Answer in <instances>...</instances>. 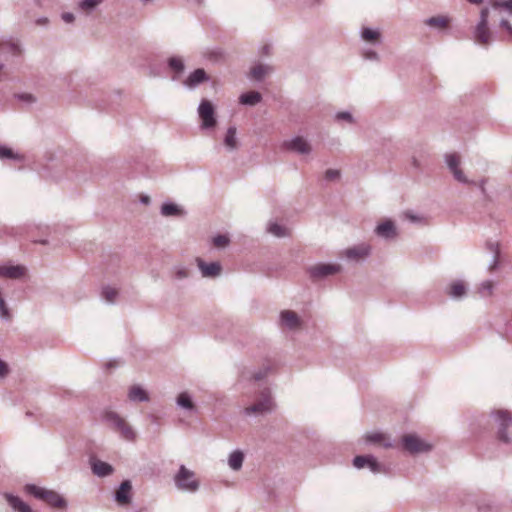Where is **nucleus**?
Returning a JSON list of instances; mask_svg holds the SVG:
<instances>
[{
	"mask_svg": "<svg viewBox=\"0 0 512 512\" xmlns=\"http://www.w3.org/2000/svg\"><path fill=\"white\" fill-rule=\"evenodd\" d=\"M280 324L287 329L294 330L301 326V320L294 311L284 310L280 313Z\"/></svg>",
	"mask_w": 512,
	"mask_h": 512,
	"instance_id": "18",
	"label": "nucleus"
},
{
	"mask_svg": "<svg viewBox=\"0 0 512 512\" xmlns=\"http://www.w3.org/2000/svg\"><path fill=\"white\" fill-rule=\"evenodd\" d=\"M283 147L291 152L308 155L312 151L311 144L302 136H295L283 142Z\"/></svg>",
	"mask_w": 512,
	"mask_h": 512,
	"instance_id": "12",
	"label": "nucleus"
},
{
	"mask_svg": "<svg viewBox=\"0 0 512 512\" xmlns=\"http://www.w3.org/2000/svg\"><path fill=\"white\" fill-rule=\"evenodd\" d=\"M467 293V286L462 280H455L447 287V295L455 300L462 299Z\"/></svg>",
	"mask_w": 512,
	"mask_h": 512,
	"instance_id": "20",
	"label": "nucleus"
},
{
	"mask_svg": "<svg viewBox=\"0 0 512 512\" xmlns=\"http://www.w3.org/2000/svg\"><path fill=\"white\" fill-rule=\"evenodd\" d=\"M273 68L267 64H257L250 70V76L256 81H262L266 75L272 73Z\"/></svg>",
	"mask_w": 512,
	"mask_h": 512,
	"instance_id": "28",
	"label": "nucleus"
},
{
	"mask_svg": "<svg viewBox=\"0 0 512 512\" xmlns=\"http://www.w3.org/2000/svg\"><path fill=\"white\" fill-rule=\"evenodd\" d=\"M103 420L107 422L120 436L127 441H134L136 433L133 428L118 413L107 410L103 414Z\"/></svg>",
	"mask_w": 512,
	"mask_h": 512,
	"instance_id": "3",
	"label": "nucleus"
},
{
	"mask_svg": "<svg viewBox=\"0 0 512 512\" xmlns=\"http://www.w3.org/2000/svg\"><path fill=\"white\" fill-rule=\"evenodd\" d=\"M342 266L338 263H317L310 266L307 272L314 281L322 280L328 276L338 274L342 271Z\"/></svg>",
	"mask_w": 512,
	"mask_h": 512,
	"instance_id": "7",
	"label": "nucleus"
},
{
	"mask_svg": "<svg viewBox=\"0 0 512 512\" xmlns=\"http://www.w3.org/2000/svg\"><path fill=\"white\" fill-rule=\"evenodd\" d=\"M7 502L15 512H33L30 506L18 496L7 495Z\"/></svg>",
	"mask_w": 512,
	"mask_h": 512,
	"instance_id": "29",
	"label": "nucleus"
},
{
	"mask_svg": "<svg viewBox=\"0 0 512 512\" xmlns=\"http://www.w3.org/2000/svg\"><path fill=\"white\" fill-rule=\"evenodd\" d=\"M0 159L1 160H14V161H18V162H21L23 161L24 157L23 155L17 153V152H14L11 148L7 147V146H2L0 145Z\"/></svg>",
	"mask_w": 512,
	"mask_h": 512,
	"instance_id": "34",
	"label": "nucleus"
},
{
	"mask_svg": "<svg viewBox=\"0 0 512 512\" xmlns=\"http://www.w3.org/2000/svg\"><path fill=\"white\" fill-rule=\"evenodd\" d=\"M445 163L458 182L463 184L470 183L460 168V157L457 154H447L445 156Z\"/></svg>",
	"mask_w": 512,
	"mask_h": 512,
	"instance_id": "14",
	"label": "nucleus"
},
{
	"mask_svg": "<svg viewBox=\"0 0 512 512\" xmlns=\"http://www.w3.org/2000/svg\"><path fill=\"white\" fill-rule=\"evenodd\" d=\"M25 492L37 499L43 500L54 508L63 509L67 506L66 500L59 493L53 490H49L35 484H27L25 486Z\"/></svg>",
	"mask_w": 512,
	"mask_h": 512,
	"instance_id": "1",
	"label": "nucleus"
},
{
	"mask_svg": "<svg viewBox=\"0 0 512 512\" xmlns=\"http://www.w3.org/2000/svg\"><path fill=\"white\" fill-rule=\"evenodd\" d=\"M196 263L204 278H215L221 274L222 266L217 261L207 263L201 258H197Z\"/></svg>",
	"mask_w": 512,
	"mask_h": 512,
	"instance_id": "15",
	"label": "nucleus"
},
{
	"mask_svg": "<svg viewBox=\"0 0 512 512\" xmlns=\"http://www.w3.org/2000/svg\"><path fill=\"white\" fill-rule=\"evenodd\" d=\"M244 461V454L240 450L233 451L228 459V465L232 470L238 471L241 469Z\"/></svg>",
	"mask_w": 512,
	"mask_h": 512,
	"instance_id": "33",
	"label": "nucleus"
},
{
	"mask_svg": "<svg viewBox=\"0 0 512 512\" xmlns=\"http://www.w3.org/2000/svg\"><path fill=\"white\" fill-rule=\"evenodd\" d=\"M168 66L171 70L181 73L184 70V61L181 57L173 56L168 59Z\"/></svg>",
	"mask_w": 512,
	"mask_h": 512,
	"instance_id": "37",
	"label": "nucleus"
},
{
	"mask_svg": "<svg viewBox=\"0 0 512 512\" xmlns=\"http://www.w3.org/2000/svg\"><path fill=\"white\" fill-rule=\"evenodd\" d=\"M366 442L368 443H381L384 447H391L392 444L389 441L385 440V437L382 433L372 432L368 433L365 436Z\"/></svg>",
	"mask_w": 512,
	"mask_h": 512,
	"instance_id": "35",
	"label": "nucleus"
},
{
	"mask_svg": "<svg viewBox=\"0 0 512 512\" xmlns=\"http://www.w3.org/2000/svg\"><path fill=\"white\" fill-rule=\"evenodd\" d=\"M176 404L178 407L189 411V412H196V406L192 400V397L188 392H181L177 398H176Z\"/></svg>",
	"mask_w": 512,
	"mask_h": 512,
	"instance_id": "27",
	"label": "nucleus"
},
{
	"mask_svg": "<svg viewBox=\"0 0 512 512\" xmlns=\"http://www.w3.org/2000/svg\"><path fill=\"white\" fill-rule=\"evenodd\" d=\"M189 275L188 270L183 266H177L174 268V276L178 280L187 278Z\"/></svg>",
	"mask_w": 512,
	"mask_h": 512,
	"instance_id": "46",
	"label": "nucleus"
},
{
	"mask_svg": "<svg viewBox=\"0 0 512 512\" xmlns=\"http://www.w3.org/2000/svg\"><path fill=\"white\" fill-rule=\"evenodd\" d=\"M275 408V403L272 398V394L270 389L264 388L258 397V399L255 401V403L251 404L250 406L246 407L243 410V413L246 416H252V415H264L267 413H271Z\"/></svg>",
	"mask_w": 512,
	"mask_h": 512,
	"instance_id": "4",
	"label": "nucleus"
},
{
	"mask_svg": "<svg viewBox=\"0 0 512 512\" xmlns=\"http://www.w3.org/2000/svg\"><path fill=\"white\" fill-rule=\"evenodd\" d=\"M268 371H269V369H268V368L260 369L258 372H255V373L252 375V378H253L255 381H260V380L264 379V378L267 376Z\"/></svg>",
	"mask_w": 512,
	"mask_h": 512,
	"instance_id": "48",
	"label": "nucleus"
},
{
	"mask_svg": "<svg viewBox=\"0 0 512 512\" xmlns=\"http://www.w3.org/2000/svg\"><path fill=\"white\" fill-rule=\"evenodd\" d=\"M25 267L21 265H10L0 267V276L9 279H20L25 275Z\"/></svg>",
	"mask_w": 512,
	"mask_h": 512,
	"instance_id": "23",
	"label": "nucleus"
},
{
	"mask_svg": "<svg viewBox=\"0 0 512 512\" xmlns=\"http://www.w3.org/2000/svg\"><path fill=\"white\" fill-rule=\"evenodd\" d=\"M403 448L410 454L426 453L431 451L432 445L421 439L416 434H408L402 437Z\"/></svg>",
	"mask_w": 512,
	"mask_h": 512,
	"instance_id": "10",
	"label": "nucleus"
},
{
	"mask_svg": "<svg viewBox=\"0 0 512 512\" xmlns=\"http://www.w3.org/2000/svg\"><path fill=\"white\" fill-rule=\"evenodd\" d=\"M261 100H262V96L257 91L246 92V93L241 94L239 97L240 104L247 105V106H254V105L260 103Z\"/></svg>",
	"mask_w": 512,
	"mask_h": 512,
	"instance_id": "30",
	"label": "nucleus"
},
{
	"mask_svg": "<svg viewBox=\"0 0 512 512\" xmlns=\"http://www.w3.org/2000/svg\"><path fill=\"white\" fill-rule=\"evenodd\" d=\"M353 465L357 469L368 468L373 474H387L389 468L377 461L373 455H359L353 459Z\"/></svg>",
	"mask_w": 512,
	"mask_h": 512,
	"instance_id": "8",
	"label": "nucleus"
},
{
	"mask_svg": "<svg viewBox=\"0 0 512 512\" xmlns=\"http://www.w3.org/2000/svg\"><path fill=\"white\" fill-rule=\"evenodd\" d=\"M15 49V46L12 45V44H1L0 45V57L3 55V53L5 52V50H14Z\"/></svg>",
	"mask_w": 512,
	"mask_h": 512,
	"instance_id": "52",
	"label": "nucleus"
},
{
	"mask_svg": "<svg viewBox=\"0 0 512 512\" xmlns=\"http://www.w3.org/2000/svg\"><path fill=\"white\" fill-rule=\"evenodd\" d=\"M407 218H409L412 222H416L418 220V217L412 215V214H409L407 213L406 214Z\"/></svg>",
	"mask_w": 512,
	"mask_h": 512,
	"instance_id": "55",
	"label": "nucleus"
},
{
	"mask_svg": "<svg viewBox=\"0 0 512 512\" xmlns=\"http://www.w3.org/2000/svg\"><path fill=\"white\" fill-rule=\"evenodd\" d=\"M212 242L213 245L217 248H225L230 243V239L226 235L219 234L213 237Z\"/></svg>",
	"mask_w": 512,
	"mask_h": 512,
	"instance_id": "43",
	"label": "nucleus"
},
{
	"mask_svg": "<svg viewBox=\"0 0 512 512\" xmlns=\"http://www.w3.org/2000/svg\"><path fill=\"white\" fill-rule=\"evenodd\" d=\"M10 366L0 358V380L5 379L10 374Z\"/></svg>",
	"mask_w": 512,
	"mask_h": 512,
	"instance_id": "47",
	"label": "nucleus"
},
{
	"mask_svg": "<svg viewBox=\"0 0 512 512\" xmlns=\"http://www.w3.org/2000/svg\"><path fill=\"white\" fill-rule=\"evenodd\" d=\"M62 20L66 23H72L75 19V16L73 13L65 12L62 14Z\"/></svg>",
	"mask_w": 512,
	"mask_h": 512,
	"instance_id": "51",
	"label": "nucleus"
},
{
	"mask_svg": "<svg viewBox=\"0 0 512 512\" xmlns=\"http://www.w3.org/2000/svg\"><path fill=\"white\" fill-rule=\"evenodd\" d=\"M424 24L438 33H444L450 24V18L444 15L432 16L424 20Z\"/></svg>",
	"mask_w": 512,
	"mask_h": 512,
	"instance_id": "17",
	"label": "nucleus"
},
{
	"mask_svg": "<svg viewBox=\"0 0 512 512\" xmlns=\"http://www.w3.org/2000/svg\"><path fill=\"white\" fill-rule=\"evenodd\" d=\"M263 53L268 55L270 53V47L268 45L263 47Z\"/></svg>",
	"mask_w": 512,
	"mask_h": 512,
	"instance_id": "56",
	"label": "nucleus"
},
{
	"mask_svg": "<svg viewBox=\"0 0 512 512\" xmlns=\"http://www.w3.org/2000/svg\"><path fill=\"white\" fill-rule=\"evenodd\" d=\"M132 485L130 481H123L115 493V500L119 505H127L131 501Z\"/></svg>",
	"mask_w": 512,
	"mask_h": 512,
	"instance_id": "19",
	"label": "nucleus"
},
{
	"mask_svg": "<svg viewBox=\"0 0 512 512\" xmlns=\"http://www.w3.org/2000/svg\"><path fill=\"white\" fill-rule=\"evenodd\" d=\"M500 26L502 28H504L511 35V39H512V25L506 19H501Z\"/></svg>",
	"mask_w": 512,
	"mask_h": 512,
	"instance_id": "50",
	"label": "nucleus"
},
{
	"mask_svg": "<svg viewBox=\"0 0 512 512\" xmlns=\"http://www.w3.org/2000/svg\"><path fill=\"white\" fill-rule=\"evenodd\" d=\"M489 8H483L480 12V19L473 31L475 43L487 46L491 42L492 33L488 28Z\"/></svg>",
	"mask_w": 512,
	"mask_h": 512,
	"instance_id": "5",
	"label": "nucleus"
},
{
	"mask_svg": "<svg viewBox=\"0 0 512 512\" xmlns=\"http://www.w3.org/2000/svg\"><path fill=\"white\" fill-rule=\"evenodd\" d=\"M267 231L275 237L279 238L287 237L290 235L289 229L277 222H269L267 225Z\"/></svg>",
	"mask_w": 512,
	"mask_h": 512,
	"instance_id": "32",
	"label": "nucleus"
},
{
	"mask_svg": "<svg viewBox=\"0 0 512 512\" xmlns=\"http://www.w3.org/2000/svg\"><path fill=\"white\" fill-rule=\"evenodd\" d=\"M128 399L131 402H148V392L141 385H132L128 390Z\"/></svg>",
	"mask_w": 512,
	"mask_h": 512,
	"instance_id": "25",
	"label": "nucleus"
},
{
	"mask_svg": "<svg viewBox=\"0 0 512 512\" xmlns=\"http://www.w3.org/2000/svg\"><path fill=\"white\" fill-rule=\"evenodd\" d=\"M91 469L98 477H106L113 473V467L109 463L98 459H91Z\"/></svg>",
	"mask_w": 512,
	"mask_h": 512,
	"instance_id": "24",
	"label": "nucleus"
},
{
	"mask_svg": "<svg viewBox=\"0 0 512 512\" xmlns=\"http://www.w3.org/2000/svg\"><path fill=\"white\" fill-rule=\"evenodd\" d=\"M334 119L339 123L345 122L348 124H353L355 122V119L350 111H339L335 113Z\"/></svg>",
	"mask_w": 512,
	"mask_h": 512,
	"instance_id": "39",
	"label": "nucleus"
},
{
	"mask_svg": "<svg viewBox=\"0 0 512 512\" xmlns=\"http://www.w3.org/2000/svg\"><path fill=\"white\" fill-rule=\"evenodd\" d=\"M375 234L385 240H391L396 238L397 230L393 221L385 220L379 223L374 230Z\"/></svg>",
	"mask_w": 512,
	"mask_h": 512,
	"instance_id": "16",
	"label": "nucleus"
},
{
	"mask_svg": "<svg viewBox=\"0 0 512 512\" xmlns=\"http://www.w3.org/2000/svg\"><path fill=\"white\" fill-rule=\"evenodd\" d=\"M472 4H481L483 0H468Z\"/></svg>",
	"mask_w": 512,
	"mask_h": 512,
	"instance_id": "58",
	"label": "nucleus"
},
{
	"mask_svg": "<svg viewBox=\"0 0 512 512\" xmlns=\"http://www.w3.org/2000/svg\"><path fill=\"white\" fill-rule=\"evenodd\" d=\"M102 2L103 0H80L78 2L77 8L85 15H90L97 9L100 4H102Z\"/></svg>",
	"mask_w": 512,
	"mask_h": 512,
	"instance_id": "31",
	"label": "nucleus"
},
{
	"mask_svg": "<svg viewBox=\"0 0 512 512\" xmlns=\"http://www.w3.org/2000/svg\"><path fill=\"white\" fill-rule=\"evenodd\" d=\"M488 247L489 249L493 252V257H492V260L491 262L489 263L488 265V269L490 271H493L494 269L497 268L498 266V259H499V249H498V244L497 243H493V242H490L488 243Z\"/></svg>",
	"mask_w": 512,
	"mask_h": 512,
	"instance_id": "36",
	"label": "nucleus"
},
{
	"mask_svg": "<svg viewBox=\"0 0 512 512\" xmlns=\"http://www.w3.org/2000/svg\"><path fill=\"white\" fill-rule=\"evenodd\" d=\"M426 159L427 155L425 153H421L419 156L414 155L412 157L411 164L415 169L420 170L422 166L426 163Z\"/></svg>",
	"mask_w": 512,
	"mask_h": 512,
	"instance_id": "44",
	"label": "nucleus"
},
{
	"mask_svg": "<svg viewBox=\"0 0 512 512\" xmlns=\"http://www.w3.org/2000/svg\"><path fill=\"white\" fill-rule=\"evenodd\" d=\"M372 247L367 243H360L341 251L340 256L350 262L359 263L371 255Z\"/></svg>",
	"mask_w": 512,
	"mask_h": 512,
	"instance_id": "11",
	"label": "nucleus"
},
{
	"mask_svg": "<svg viewBox=\"0 0 512 512\" xmlns=\"http://www.w3.org/2000/svg\"><path fill=\"white\" fill-rule=\"evenodd\" d=\"M362 57L368 61L378 62L380 60L379 54L372 48H365L361 52Z\"/></svg>",
	"mask_w": 512,
	"mask_h": 512,
	"instance_id": "42",
	"label": "nucleus"
},
{
	"mask_svg": "<svg viewBox=\"0 0 512 512\" xmlns=\"http://www.w3.org/2000/svg\"><path fill=\"white\" fill-rule=\"evenodd\" d=\"M176 488L182 492L195 493L200 487V482L195 473L185 465H180L173 477Z\"/></svg>",
	"mask_w": 512,
	"mask_h": 512,
	"instance_id": "2",
	"label": "nucleus"
},
{
	"mask_svg": "<svg viewBox=\"0 0 512 512\" xmlns=\"http://www.w3.org/2000/svg\"><path fill=\"white\" fill-rule=\"evenodd\" d=\"M339 176H340V172L336 169H328L325 172V178L327 180H335V179H338Z\"/></svg>",
	"mask_w": 512,
	"mask_h": 512,
	"instance_id": "49",
	"label": "nucleus"
},
{
	"mask_svg": "<svg viewBox=\"0 0 512 512\" xmlns=\"http://www.w3.org/2000/svg\"><path fill=\"white\" fill-rule=\"evenodd\" d=\"M322 3V0H312L311 5H320Z\"/></svg>",
	"mask_w": 512,
	"mask_h": 512,
	"instance_id": "59",
	"label": "nucleus"
},
{
	"mask_svg": "<svg viewBox=\"0 0 512 512\" xmlns=\"http://www.w3.org/2000/svg\"><path fill=\"white\" fill-rule=\"evenodd\" d=\"M493 10L505 9L512 13V0L494 1L491 5Z\"/></svg>",
	"mask_w": 512,
	"mask_h": 512,
	"instance_id": "41",
	"label": "nucleus"
},
{
	"mask_svg": "<svg viewBox=\"0 0 512 512\" xmlns=\"http://www.w3.org/2000/svg\"><path fill=\"white\" fill-rule=\"evenodd\" d=\"M497 425V439L504 444H511L512 438L508 432V427L512 422V414L507 410H498L492 413Z\"/></svg>",
	"mask_w": 512,
	"mask_h": 512,
	"instance_id": "6",
	"label": "nucleus"
},
{
	"mask_svg": "<svg viewBox=\"0 0 512 512\" xmlns=\"http://www.w3.org/2000/svg\"><path fill=\"white\" fill-rule=\"evenodd\" d=\"M5 67V64L3 62H0V81L4 80L7 76Z\"/></svg>",
	"mask_w": 512,
	"mask_h": 512,
	"instance_id": "53",
	"label": "nucleus"
},
{
	"mask_svg": "<svg viewBox=\"0 0 512 512\" xmlns=\"http://www.w3.org/2000/svg\"><path fill=\"white\" fill-rule=\"evenodd\" d=\"M360 39L371 46H379L383 42V36L379 27L362 26L359 30Z\"/></svg>",
	"mask_w": 512,
	"mask_h": 512,
	"instance_id": "13",
	"label": "nucleus"
},
{
	"mask_svg": "<svg viewBox=\"0 0 512 512\" xmlns=\"http://www.w3.org/2000/svg\"><path fill=\"white\" fill-rule=\"evenodd\" d=\"M31 240L35 243H40V244H46L47 243V240H44V239H35V238H31Z\"/></svg>",
	"mask_w": 512,
	"mask_h": 512,
	"instance_id": "54",
	"label": "nucleus"
},
{
	"mask_svg": "<svg viewBox=\"0 0 512 512\" xmlns=\"http://www.w3.org/2000/svg\"><path fill=\"white\" fill-rule=\"evenodd\" d=\"M207 80L208 76L205 70L202 68H198L189 74V76L184 81V85L190 89H193Z\"/></svg>",
	"mask_w": 512,
	"mask_h": 512,
	"instance_id": "21",
	"label": "nucleus"
},
{
	"mask_svg": "<svg viewBox=\"0 0 512 512\" xmlns=\"http://www.w3.org/2000/svg\"><path fill=\"white\" fill-rule=\"evenodd\" d=\"M485 182H486L485 180H481V181H480V183H479V187H480V189H481L483 192H484V190H485V188H484V186H485Z\"/></svg>",
	"mask_w": 512,
	"mask_h": 512,
	"instance_id": "57",
	"label": "nucleus"
},
{
	"mask_svg": "<svg viewBox=\"0 0 512 512\" xmlns=\"http://www.w3.org/2000/svg\"><path fill=\"white\" fill-rule=\"evenodd\" d=\"M15 97L24 102V103H27V104H32L34 102H36V98L33 94L31 93H20V94H16Z\"/></svg>",
	"mask_w": 512,
	"mask_h": 512,
	"instance_id": "45",
	"label": "nucleus"
},
{
	"mask_svg": "<svg viewBox=\"0 0 512 512\" xmlns=\"http://www.w3.org/2000/svg\"><path fill=\"white\" fill-rule=\"evenodd\" d=\"M223 143L226 150L229 152H233L238 149L239 141L237 138V129L235 126H230L227 129Z\"/></svg>",
	"mask_w": 512,
	"mask_h": 512,
	"instance_id": "26",
	"label": "nucleus"
},
{
	"mask_svg": "<svg viewBox=\"0 0 512 512\" xmlns=\"http://www.w3.org/2000/svg\"><path fill=\"white\" fill-rule=\"evenodd\" d=\"M197 112L201 119V129L208 130L216 126L215 108L209 100H201Z\"/></svg>",
	"mask_w": 512,
	"mask_h": 512,
	"instance_id": "9",
	"label": "nucleus"
},
{
	"mask_svg": "<svg viewBox=\"0 0 512 512\" xmlns=\"http://www.w3.org/2000/svg\"><path fill=\"white\" fill-rule=\"evenodd\" d=\"M493 288V282L491 280H485L480 284L478 292L481 295V297H489L493 293Z\"/></svg>",
	"mask_w": 512,
	"mask_h": 512,
	"instance_id": "40",
	"label": "nucleus"
},
{
	"mask_svg": "<svg viewBox=\"0 0 512 512\" xmlns=\"http://www.w3.org/2000/svg\"><path fill=\"white\" fill-rule=\"evenodd\" d=\"M160 213L164 217H183L186 215L184 208L173 202H164L160 208Z\"/></svg>",
	"mask_w": 512,
	"mask_h": 512,
	"instance_id": "22",
	"label": "nucleus"
},
{
	"mask_svg": "<svg viewBox=\"0 0 512 512\" xmlns=\"http://www.w3.org/2000/svg\"><path fill=\"white\" fill-rule=\"evenodd\" d=\"M118 295V291L110 286H106L102 289V298L107 303H114Z\"/></svg>",
	"mask_w": 512,
	"mask_h": 512,
	"instance_id": "38",
	"label": "nucleus"
}]
</instances>
